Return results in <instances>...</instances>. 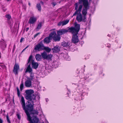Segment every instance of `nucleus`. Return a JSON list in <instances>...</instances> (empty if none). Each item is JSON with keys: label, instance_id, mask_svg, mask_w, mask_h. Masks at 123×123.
I'll use <instances>...</instances> for the list:
<instances>
[{"label": "nucleus", "instance_id": "43", "mask_svg": "<svg viewBox=\"0 0 123 123\" xmlns=\"http://www.w3.org/2000/svg\"><path fill=\"white\" fill-rule=\"evenodd\" d=\"M2 122L3 120L1 118H0V123H2Z\"/></svg>", "mask_w": 123, "mask_h": 123}, {"label": "nucleus", "instance_id": "49", "mask_svg": "<svg viewBox=\"0 0 123 123\" xmlns=\"http://www.w3.org/2000/svg\"><path fill=\"white\" fill-rule=\"evenodd\" d=\"M3 112L2 110V109H1V111H0V114H1Z\"/></svg>", "mask_w": 123, "mask_h": 123}, {"label": "nucleus", "instance_id": "2", "mask_svg": "<svg viewBox=\"0 0 123 123\" xmlns=\"http://www.w3.org/2000/svg\"><path fill=\"white\" fill-rule=\"evenodd\" d=\"M89 76H87L83 78H81L79 82V84L78 85L76 90L78 93H79V95H76V97L74 99L77 101H80L83 99V97L87 95L89 91L88 88L86 86H84L83 85L85 80H86Z\"/></svg>", "mask_w": 123, "mask_h": 123}, {"label": "nucleus", "instance_id": "12", "mask_svg": "<svg viewBox=\"0 0 123 123\" xmlns=\"http://www.w3.org/2000/svg\"><path fill=\"white\" fill-rule=\"evenodd\" d=\"M60 48L57 45L55 46L52 49L53 53H57L60 51Z\"/></svg>", "mask_w": 123, "mask_h": 123}, {"label": "nucleus", "instance_id": "20", "mask_svg": "<svg viewBox=\"0 0 123 123\" xmlns=\"http://www.w3.org/2000/svg\"><path fill=\"white\" fill-rule=\"evenodd\" d=\"M61 45L63 47H68L69 46L68 43L65 42H62Z\"/></svg>", "mask_w": 123, "mask_h": 123}, {"label": "nucleus", "instance_id": "58", "mask_svg": "<svg viewBox=\"0 0 123 123\" xmlns=\"http://www.w3.org/2000/svg\"><path fill=\"white\" fill-rule=\"evenodd\" d=\"M85 59H86V58H85Z\"/></svg>", "mask_w": 123, "mask_h": 123}, {"label": "nucleus", "instance_id": "31", "mask_svg": "<svg viewBox=\"0 0 123 123\" xmlns=\"http://www.w3.org/2000/svg\"><path fill=\"white\" fill-rule=\"evenodd\" d=\"M6 118L7 121L8 123H11V122L8 115H6Z\"/></svg>", "mask_w": 123, "mask_h": 123}, {"label": "nucleus", "instance_id": "44", "mask_svg": "<svg viewBox=\"0 0 123 123\" xmlns=\"http://www.w3.org/2000/svg\"><path fill=\"white\" fill-rule=\"evenodd\" d=\"M88 1V0H78V1Z\"/></svg>", "mask_w": 123, "mask_h": 123}, {"label": "nucleus", "instance_id": "21", "mask_svg": "<svg viewBox=\"0 0 123 123\" xmlns=\"http://www.w3.org/2000/svg\"><path fill=\"white\" fill-rule=\"evenodd\" d=\"M32 72V70L31 68H27L25 71L26 73L28 72L29 73H30Z\"/></svg>", "mask_w": 123, "mask_h": 123}, {"label": "nucleus", "instance_id": "38", "mask_svg": "<svg viewBox=\"0 0 123 123\" xmlns=\"http://www.w3.org/2000/svg\"><path fill=\"white\" fill-rule=\"evenodd\" d=\"M52 4L53 6L54 7L56 5L57 3L56 2H53L52 3Z\"/></svg>", "mask_w": 123, "mask_h": 123}, {"label": "nucleus", "instance_id": "10", "mask_svg": "<svg viewBox=\"0 0 123 123\" xmlns=\"http://www.w3.org/2000/svg\"><path fill=\"white\" fill-rule=\"evenodd\" d=\"M68 32V30L65 29H61L57 31V34L58 35L61 36Z\"/></svg>", "mask_w": 123, "mask_h": 123}, {"label": "nucleus", "instance_id": "24", "mask_svg": "<svg viewBox=\"0 0 123 123\" xmlns=\"http://www.w3.org/2000/svg\"><path fill=\"white\" fill-rule=\"evenodd\" d=\"M36 7L38 11H40L41 10V8L40 3H37L36 5Z\"/></svg>", "mask_w": 123, "mask_h": 123}, {"label": "nucleus", "instance_id": "28", "mask_svg": "<svg viewBox=\"0 0 123 123\" xmlns=\"http://www.w3.org/2000/svg\"><path fill=\"white\" fill-rule=\"evenodd\" d=\"M69 21V20H66L64 21H62L63 25H64L67 24Z\"/></svg>", "mask_w": 123, "mask_h": 123}, {"label": "nucleus", "instance_id": "35", "mask_svg": "<svg viewBox=\"0 0 123 123\" xmlns=\"http://www.w3.org/2000/svg\"><path fill=\"white\" fill-rule=\"evenodd\" d=\"M58 25L59 26H60L61 25H62V26L63 25V23L62 21H60V22L58 23Z\"/></svg>", "mask_w": 123, "mask_h": 123}, {"label": "nucleus", "instance_id": "27", "mask_svg": "<svg viewBox=\"0 0 123 123\" xmlns=\"http://www.w3.org/2000/svg\"><path fill=\"white\" fill-rule=\"evenodd\" d=\"M24 87V85L23 84V83H21V84H20V91H21L23 90Z\"/></svg>", "mask_w": 123, "mask_h": 123}, {"label": "nucleus", "instance_id": "39", "mask_svg": "<svg viewBox=\"0 0 123 123\" xmlns=\"http://www.w3.org/2000/svg\"><path fill=\"white\" fill-rule=\"evenodd\" d=\"M44 122H43L42 123H49L48 121L46 119H45L44 121Z\"/></svg>", "mask_w": 123, "mask_h": 123}, {"label": "nucleus", "instance_id": "9", "mask_svg": "<svg viewBox=\"0 0 123 123\" xmlns=\"http://www.w3.org/2000/svg\"><path fill=\"white\" fill-rule=\"evenodd\" d=\"M55 34V31H54L51 33L48 37H45L43 39L44 43H49L51 42V40L52 39L53 36Z\"/></svg>", "mask_w": 123, "mask_h": 123}, {"label": "nucleus", "instance_id": "33", "mask_svg": "<svg viewBox=\"0 0 123 123\" xmlns=\"http://www.w3.org/2000/svg\"><path fill=\"white\" fill-rule=\"evenodd\" d=\"M16 115L17 118L18 119L20 120L21 118V116L18 113H17V114Z\"/></svg>", "mask_w": 123, "mask_h": 123}, {"label": "nucleus", "instance_id": "25", "mask_svg": "<svg viewBox=\"0 0 123 123\" xmlns=\"http://www.w3.org/2000/svg\"><path fill=\"white\" fill-rule=\"evenodd\" d=\"M17 91V94L18 97H19V98H20V91L19 89V88L18 87H16Z\"/></svg>", "mask_w": 123, "mask_h": 123}, {"label": "nucleus", "instance_id": "45", "mask_svg": "<svg viewBox=\"0 0 123 123\" xmlns=\"http://www.w3.org/2000/svg\"><path fill=\"white\" fill-rule=\"evenodd\" d=\"M37 98L38 99V100H39L40 98V97L39 95H37Z\"/></svg>", "mask_w": 123, "mask_h": 123}, {"label": "nucleus", "instance_id": "54", "mask_svg": "<svg viewBox=\"0 0 123 123\" xmlns=\"http://www.w3.org/2000/svg\"><path fill=\"white\" fill-rule=\"evenodd\" d=\"M7 1H10V0H7Z\"/></svg>", "mask_w": 123, "mask_h": 123}, {"label": "nucleus", "instance_id": "53", "mask_svg": "<svg viewBox=\"0 0 123 123\" xmlns=\"http://www.w3.org/2000/svg\"><path fill=\"white\" fill-rule=\"evenodd\" d=\"M3 112H4V113H5V110H4L3 111Z\"/></svg>", "mask_w": 123, "mask_h": 123}, {"label": "nucleus", "instance_id": "37", "mask_svg": "<svg viewBox=\"0 0 123 123\" xmlns=\"http://www.w3.org/2000/svg\"><path fill=\"white\" fill-rule=\"evenodd\" d=\"M15 48H16V45L15 44H14V45H13V49H13L12 52H14L15 50Z\"/></svg>", "mask_w": 123, "mask_h": 123}, {"label": "nucleus", "instance_id": "52", "mask_svg": "<svg viewBox=\"0 0 123 123\" xmlns=\"http://www.w3.org/2000/svg\"><path fill=\"white\" fill-rule=\"evenodd\" d=\"M107 36H108V37H110L111 35H110L108 34L107 35Z\"/></svg>", "mask_w": 123, "mask_h": 123}, {"label": "nucleus", "instance_id": "41", "mask_svg": "<svg viewBox=\"0 0 123 123\" xmlns=\"http://www.w3.org/2000/svg\"><path fill=\"white\" fill-rule=\"evenodd\" d=\"M24 39V38L21 37L20 40V43H21L23 41V40Z\"/></svg>", "mask_w": 123, "mask_h": 123}, {"label": "nucleus", "instance_id": "51", "mask_svg": "<svg viewBox=\"0 0 123 123\" xmlns=\"http://www.w3.org/2000/svg\"><path fill=\"white\" fill-rule=\"evenodd\" d=\"M28 4L29 6H30L31 4L29 2L28 3Z\"/></svg>", "mask_w": 123, "mask_h": 123}, {"label": "nucleus", "instance_id": "30", "mask_svg": "<svg viewBox=\"0 0 123 123\" xmlns=\"http://www.w3.org/2000/svg\"><path fill=\"white\" fill-rule=\"evenodd\" d=\"M7 18L8 20H9L11 19V16L9 14L6 15L5 16Z\"/></svg>", "mask_w": 123, "mask_h": 123}, {"label": "nucleus", "instance_id": "4", "mask_svg": "<svg viewBox=\"0 0 123 123\" xmlns=\"http://www.w3.org/2000/svg\"><path fill=\"white\" fill-rule=\"evenodd\" d=\"M79 6L78 8L77 6L74 7V10L76 11L74 13L72 17L73 16H75L77 15L76 19L78 22L79 23L81 22H85L86 18L82 15L81 13L82 10V6Z\"/></svg>", "mask_w": 123, "mask_h": 123}, {"label": "nucleus", "instance_id": "3", "mask_svg": "<svg viewBox=\"0 0 123 123\" xmlns=\"http://www.w3.org/2000/svg\"><path fill=\"white\" fill-rule=\"evenodd\" d=\"M90 3L88 1H78L75 3L74 7H75L77 6L78 8H79V6H82V14L86 17V16L87 12V10L89 9L90 6Z\"/></svg>", "mask_w": 123, "mask_h": 123}, {"label": "nucleus", "instance_id": "19", "mask_svg": "<svg viewBox=\"0 0 123 123\" xmlns=\"http://www.w3.org/2000/svg\"><path fill=\"white\" fill-rule=\"evenodd\" d=\"M43 50H45L47 52L49 53L50 52L51 50V48H49L48 47H45L44 46Z\"/></svg>", "mask_w": 123, "mask_h": 123}, {"label": "nucleus", "instance_id": "26", "mask_svg": "<svg viewBox=\"0 0 123 123\" xmlns=\"http://www.w3.org/2000/svg\"><path fill=\"white\" fill-rule=\"evenodd\" d=\"M32 57L33 56L32 55H31L29 57L28 61V63L29 62H31L32 61V60H32Z\"/></svg>", "mask_w": 123, "mask_h": 123}, {"label": "nucleus", "instance_id": "22", "mask_svg": "<svg viewBox=\"0 0 123 123\" xmlns=\"http://www.w3.org/2000/svg\"><path fill=\"white\" fill-rule=\"evenodd\" d=\"M30 73V77L28 79L32 80L34 79V73H33L32 72Z\"/></svg>", "mask_w": 123, "mask_h": 123}, {"label": "nucleus", "instance_id": "16", "mask_svg": "<svg viewBox=\"0 0 123 123\" xmlns=\"http://www.w3.org/2000/svg\"><path fill=\"white\" fill-rule=\"evenodd\" d=\"M37 18L34 17H31L29 19L28 22L29 23L33 24H34L36 21Z\"/></svg>", "mask_w": 123, "mask_h": 123}, {"label": "nucleus", "instance_id": "6", "mask_svg": "<svg viewBox=\"0 0 123 123\" xmlns=\"http://www.w3.org/2000/svg\"><path fill=\"white\" fill-rule=\"evenodd\" d=\"M80 25L75 24L74 27L71 26L68 29V32L71 33L73 35H77L80 29Z\"/></svg>", "mask_w": 123, "mask_h": 123}, {"label": "nucleus", "instance_id": "14", "mask_svg": "<svg viewBox=\"0 0 123 123\" xmlns=\"http://www.w3.org/2000/svg\"><path fill=\"white\" fill-rule=\"evenodd\" d=\"M72 40V42L74 43H78L79 41V39L77 35H73Z\"/></svg>", "mask_w": 123, "mask_h": 123}, {"label": "nucleus", "instance_id": "23", "mask_svg": "<svg viewBox=\"0 0 123 123\" xmlns=\"http://www.w3.org/2000/svg\"><path fill=\"white\" fill-rule=\"evenodd\" d=\"M42 23L41 22L39 23L38 24L36 28V30L37 31H38L42 27Z\"/></svg>", "mask_w": 123, "mask_h": 123}, {"label": "nucleus", "instance_id": "40", "mask_svg": "<svg viewBox=\"0 0 123 123\" xmlns=\"http://www.w3.org/2000/svg\"><path fill=\"white\" fill-rule=\"evenodd\" d=\"M28 46H27L22 51L21 53L23 52L28 47Z\"/></svg>", "mask_w": 123, "mask_h": 123}, {"label": "nucleus", "instance_id": "7", "mask_svg": "<svg viewBox=\"0 0 123 123\" xmlns=\"http://www.w3.org/2000/svg\"><path fill=\"white\" fill-rule=\"evenodd\" d=\"M44 46L42 43H38L34 46L33 51L34 52L39 51L43 50Z\"/></svg>", "mask_w": 123, "mask_h": 123}, {"label": "nucleus", "instance_id": "42", "mask_svg": "<svg viewBox=\"0 0 123 123\" xmlns=\"http://www.w3.org/2000/svg\"><path fill=\"white\" fill-rule=\"evenodd\" d=\"M67 89L68 90V92L67 93V94L68 95L69 93H70V91L69 89H68V88H67Z\"/></svg>", "mask_w": 123, "mask_h": 123}, {"label": "nucleus", "instance_id": "15", "mask_svg": "<svg viewBox=\"0 0 123 123\" xmlns=\"http://www.w3.org/2000/svg\"><path fill=\"white\" fill-rule=\"evenodd\" d=\"M31 80L28 79L25 82V85L26 87H30L32 85Z\"/></svg>", "mask_w": 123, "mask_h": 123}, {"label": "nucleus", "instance_id": "8", "mask_svg": "<svg viewBox=\"0 0 123 123\" xmlns=\"http://www.w3.org/2000/svg\"><path fill=\"white\" fill-rule=\"evenodd\" d=\"M27 120L29 121L30 123H38L39 119L37 116H32L30 117L27 116Z\"/></svg>", "mask_w": 123, "mask_h": 123}, {"label": "nucleus", "instance_id": "17", "mask_svg": "<svg viewBox=\"0 0 123 123\" xmlns=\"http://www.w3.org/2000/svg\"><path fill=\"white\" fill-rule=\"evenodd\" d=\"M31 64L32 68L34 69L37 68L39 65L38 63L37 62H34V60H32Z\"/></svg>", "mask_w": 123, "mask_h": 123}, {"label": "nucleus", "instance_id": "18", "mask_svg": "<svg viewBox=\"0 0 123 123\" xmlns=\"http://www.w3.org/2000/svg\"><path fill=\"white\" fill-rule=\"evenodd\" d=\"M0 46L1 48L4 49L6 47V44L4 41H1L0 42Z\"/></svg>", "mask_w": 123, "mask_h": 123}, {"label": "nucleus", "instance_id": "34", "mask_svg": "<svg viewBox=\"0 0 123 123\" xmlns=\"http://www.w3.org/2000/svg\"><path fill=\"white\" fill-rule=\"evenodd\" d=\"M31 62H29L28 63V62L27 63L28 66L27 68H31Z\"/></svg>", "mask_w": 123, "mask_h": 123}, {"label": "nucleus", "instance_id": "46", "mask_svg": "<svg viewBox=\"0 0 123 123\" xmlns=\"http://www.w3.org/2000/svg\"><path fill=\"white\" fill-rule=\"evenodd\" d=\"M40 3L42 5H43V4H44L43 2L42 1H41L40 2Z\"/></svg>", "mask_w": 123, "mask_h": 123}, {"label": "nucleus", "instance_id": "50", "mask_svg": "<svg viewBox=\"0 0 123 123\" xmlns=\"http://www.w3.org/2000/svg\"><path fill=\"white\" fill-rule=\"evenodd\" d=\"M1 52H0V59L1 58Z\"/></svg>", "mask_w": 123, "mask_h": 123}, {"label": "nucleus", "instance_id": "48", "mask_svg": "<svg viewBox=\"0 0 123 123\" xmlns=\"http://www.w3.org/2000/svg\"><path fill=\"white\" fill-rule=\"evenodd\" d=\"M29 27H27L26 29V32L27 31H28V30H29Z\"/></svg>", "mask_w": 123, "mask_h": 123}, {"label": "nucleus", "instance_id": "1", "mask_svg": "<svg viewBox=\"0 0 123 123\" xmlns=\"http://www.w3.org/2000/svg\"><path fill=\"white\" fill-rule=\"evenodd\" d=\"M34 91L32 89H28L25 91V97L28 100L25 103L23 97L22 96L20 102L22 105L23 110L24 111L27 116L30 117V114L38 115V112L37 111L34 110L33 101L36 99V95L33 94Z\"/></svg>", "mask_w": 123, "mask_h": 123}, {"label": "nucleus", "instance_id": "56", "mask_svg": "<svg viewBox=\"0 0 123 123\" xmlns=\"http://www.w3.org/2000/svg\"><path fill=\"white\" fill-rule=\"evenodd\" d=\"M119 30V29L117 30L118 31Z\"/></svg>", "mask_w": 123, "mask_h": 123}, {"label": "nucleus", "instance_id": "29", "mask_svg": "<svg viewBox=\"0 0 123 123\" xmlns=\"http://www.w3.org/2000/svg\"><path fill=\"white\" fill-rule=\"evenodd\" d=\"M0 66L3 68L4 69L6 67V66L2 63H0Z\"/></svg>", "mask_w": 123, "mask_h": 123}, {"label": "nucleus", "instance_id": "55", "mask_svg": "<svg viewBox=\"0 0 123 123\" xmlns=\"http://www.w3.org/2000/svg\"><path fill=\"white\" fill-rule=\"evenodd\" d=\"M39 109L40 110V111H41V108H40V109Z\"/></svg>", "mask_w": 123, "mask_h": 123}, {"label": "nucleus", "instance_id": "11", "mask_svg": "<svg viewBox=\"0 0 123 123\" xmlns=\"http://www.w3.org/2000/svg\"><path fill=\"white\" fill-rule=\"evenodd\" d=\"M19 67L18 64H15L14 66L13 69L12 70V72L15 75H17L18 74V71L19 69Z\"/></svg>", "mask_w": 123, "mask_h": 123}, {"label": "nucleus", "instance_id": "13", "mask_svg": "<svg viewBox=\"0 0 123 123\" xmlns=\"http://www.w3.org/2000/svg\"><path fill=\"white\" fill-rule=\"evenodd\" d=\"M55 33L56 34L53 36L52 38L53 39V40L55 42L59 41L61 39V36L57 34V35H56V34L55 31Z\"/></svg>", "mask_w": 123, "mask_h": 123}, {"label": "nucleus", "instance_id": "47", "mask_svg": "<svg viewBox=\"0 0 123 123\" xmlns=\"http://www.w3.org/2000/svg\"><path fill=\"white\" fill-rule=\"evenodd\" d=\"M45 100H46V102H48L49 101V100L48 98H46Z\"/></svg>", "mask_w": 123, "mask_h": 123}, {"label": "nucleus", "instance_id": "5", "mask_svg": "<svg viewBox=\"0 0 123 123\" xmlns=\"http://www.w3.org/2000/svg\"><path fill=\"white\" fill-rule=\"evenodd\" d=\"M52 57L53 55L51 54H48L46 52H43L41 53V55L39 54H36L35 58L36 60L38 61H41L42 58L44 59H45L49 62H50L52 60Z\"/></svg>", "mask_w": 123, "mask_h": 123}, {"label": "nucleus", "instance_id": "32", "mask_svg": "<svg viewBox=\"0 0 123 123\" xmlns=\"http://www.w3.org/2000/svg\"><path fill=\"white\" fill-rule=\"evenodd\" d=\"M103 71L102 70H101L99 72V75H102V76H104V74H102L103 73Z\"/></svg>", "mask_w": 123, "mask_h": 123}, {"label": "nucleus", "instance_id": "57", "mask_svg": "<svg viewBox=\"0 0 123 123\" xmlns=\"http://www.w3.org/2000/svg\"><path fill=\"white\" fill-rule=\"evenodd\" d=\"M66 60H68V59H66Z\"/></svg>", "mask_w": 123, "mask_h": 123}, {"label": "nucleus", "instance_id": "36", "mask_svg": "<svg viewBox=\"0 0 123 123\" xmlns=\"http://www.w3.org/2000/svg\"><path fill=\"white\" fill-rule=\"evenodd\" d=\"M40 34V33H39V32L38 33L34 35V38H35Z\"/></svg>", "mask_w": 123, "mask_h": 123}]
</instances>
